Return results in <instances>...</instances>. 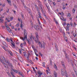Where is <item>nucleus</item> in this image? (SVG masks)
Here are the masks:
<instances>
[{"label":"nucleus","mask_w":77,"mask_h":77,"mask_svg":"<svg viewBox=\"0 0 77 77\" xmlns=\"http://www.w3.org/2000/svg\"><path fill=\"white\" fill-rule=\"evenodd\" d=\"M46 72H47V73L48 74V70H46Z\"/></svg>","instance_id":"obj_58"},{"label":"nucleus","mask_w":77,"mask_h":77,"mask_svg":"<svg viewBox=\"0 0 77 77\" xmlns=\"http://www.w3.org/2000/svg\"><path fill=\"white\" fill-rule=\"evenodd\" d=\"M11 44L13 46H12V47L13 48H15V43L14 42L11 43Z\"/></svg>","instance_id":"obj_8"},{"label":"nucleus","mask_w":77,"mask_h":77,"mask_svg":"<svg viewBox=\"0 0 77 77\" xmlns=\"http://www.w3.org/2000/svg\"><path fill=\"white\" fill-rule=\"evenodd\" d=\"M27 54H28V56H27V59H28V58H29V55Z\"/></svg>","instance_id":"obj_54"},{"label":"nucleus","mask_w":77,"mask_h":77,"mask_svg":"<svg viewBox=\"0 0 77 77\" xmlns=\"http://www.w3.org/2000/svg\"><path fill=\"white\" fill-rule=\"evenodd\" d=\"M54 76L55 77H57V73H56V72H54Z\"/></svg>","instance_id":"obj_15"},{"label":"nucleus","mask_w":77,"mask_h":77,"mask_svg":"<svg viewBox=\"0 0 77 77\" xmlns=\"http://www.w3.org/2000/svg\"><path fill=\"white\" fill-rule=\"evenodd\" d=\"M0 23H3V21H4L3 20H2L0 18Z\"/></svg>","instance_id":"obj_24"},{"label":"nucleus","mask_w":77,"mask_h":77,"mask_svg":"<svg viewBox=\"0 0 77 77\" xmlns=\"http://www.w3.org/2000/svg\"><path fill=\"white\" fill-rule=\"evenodd\" d=\"M9 9H8V10H7L6 11V12H7V13H8V12H9Z\"/></svg>","instance_id":"obj_53"},{"label":"nucleus","mask_w":77,"mask_h":77,"mask_svg":"<svg viewBox=\"0 0 77 77\" xmlns=\"http://www.w3.org/2000/svg\"><path fill=\"white\" fill-rule=\"evenodd\" d=\"M60 19H61V20H63V17H61L60 18Z\"/></svg>","instance_id":"obj_55"},{"label":"nucleus","mask_w":77,"mask_h":77,"mask_svg":"<svg viewBox=\"0 0 77 77\" xmlns=\"http://www.w3.org/2000/svg\"><path fill=\"white\" fill-rule=\"evenodd\" d=\"M61 73L63 75H64L65 74H64V72H63L61 70Z\"/></svg>","instance_id":"obj_29"},{"label":"nucleus","mask_w":77,"mask_h":77,"mask_svg":"<svg viewBox=\"0 0 77 77\" xmlns=\"http://www.w3.org/2000/svg\"><path fill=\"white\" fill-rule=\"evenodd\" d=\"M65 8H66V7H65V5L63 6V9H65Z\"/></svg>","instance_id":"obj_35"},{"label":"nucleus","mask_w":77,"mask_h":77,"mask_svg":"<svg viewBox=\"0 0 77 77\" xmlns=\"http://www.w3.org/2000/svg\"><path fill=\"white\" fill-rule=\"evenodd\" d=\"M64 39H65V40H66V42H67V37H65L64 38Z\"/></svg>","instance_id":"obj_31"},{"label":"nucleus","mask_w":77,"mask_h":77,"mask_svg":"<svg viewBox=\"0 0 77 77\" xmlns=\"http://www.w3.org/2000/svg\"><path fill=\"white\" fill-rule=\"evenodd\" d=\"M72 11L73 13H74L75 12V8H74L72 10Z\"/></svg>","instance_id":"obj_19"},{"label":"nucleus","mask_w":77,"mask_h":77,"mask_svg":"<svg viewBox=\"0 0 77 77\" xmlns=\"http://www.w3.org/2000/svg\"><path fill=\"white\" fill-rule=\"evenodd\" d=\"M48 3H51V0H48Z\"/></svg>","instance_id":"obj_45"},{"label":"nucleus","mask_w":77,"mask_h":77,"mask_svg":"<svg viewBox=\"0 0 77 77\" xmlns=\"http://www.w3.org/2000/svg\"><path fill=\"white\" fill-rule=\"evenodd\" d=\"M27 42L29 44H30V41H29V40H27Z\"/></svg>","instance_id":"obj_34"},{"label":"nucleus","mask_w":77,"mask_h":77,"mask_svg":"<svg viewBox=\"0 0 77 77\" xmlns=\"http://www.w3.org/2000/svg\"><path fill=\"white\" fill-rule=\"evenodd\" d=\"M12 71H14V72H16V73H18V70H16L15 69H12Z\"/></svg>","instance_id":"obj_10"},{"label":"nucleus","mask_w":77,"mask_h":77,"mask_svg":"<svg viewBox=\"0 0 77 77\" xmlns=\"http://www.w3.org/2000/svg\"><path fill=\"white\" fill-rule=\"evenodd\" d=\"M39 54H40L42 57V54H41V52L39 53Z\"/></svg>","instance_id":"obj_39"},{"label":"nucleus","mask_w":77,"mask_h":77,"mask_svg":"<svg viewBox=\"0 0 77 77\" xmlns=\"http://www.w3.org/2000/svg\"><path fill=\"white\" fill-rule=\"evenodd\" d=\"M26 29H24V38L23 37H20V39L23 40V41H24V39H27V33L26 32Z\"/></svg>","instance_id":"obj_1"},{"label":"nucleus","mask_w":77,"mask_h":77,"mask_svg":"<svg viewBox=\"0 0 77 77\" xmlns=\"http://www.w3.org/2000/svg\"><path fill=\"white\" fill-rule=\"evenodd\" d=\"M54 6H56V3L55 2H52Z\"/></svg>","instance_id":"obj_27"},{"label":"nucleus","mask_w":77,"mask_h":77,"mask_svg":"<svg viewBox=\"0 0 77 77\" xmlns=\"http://www.w3.org/2000/svg\"><path fill=\"white\" fill-rule=\"evenodd\" d=\"M11 75H12L13 76V75H14V74H13V73H12V72H11Z\"/></svg>","instance_id":"obj_56"},{"label":"nucleus","mask_w":77,"mask_h":77,"mask_svg":"<svg viewBox=\"0 0 77 77\" xmlns=\"http://www.w3.org/2000/svg\"><path fill=\"white\" fill-rule=\"evenodd\" d=\"M32 68H33V71L35 72H36V70H35V68L32 67Z\"/></svg>","instance_id":"obj_37"},{"label":"nucleus","mask_w":77,"mask_h":77,"mask_svg":"<svg viewBox=\"0 0 77 77\" xmlns=\"http://www.w3.org/2000/svg\"><path fill=\"white\" fill-rule=\"evenodd\" d=\"M37 11H38V13H40V12H39V8H37Z\"/></svg>","instance_id":"obj_26"},{"label":"nucleus","mask_w":77,"mask_h":77,"mask_svg":"<svg viewBox=\"0 0 77 77\" xmlns=\"http://www.w3.org/2000/svg\"><path fill=\"white\" fill-rule=\"evenodd\" d=\"M39 75H38V77H41V75L42 74V73H41L40 74H39Z\"/></svg>","instance_id":"obj_22"},{"label":"nucleus","mask_w":77,"mask_h":77,"mask_svg":"<svg viewBox=\"0 0 77 77\" xmlns=\"http://www.w3.org/2000/svg\"><path fill=\"white\" fill-rule=\"evenodd\" d=\"M18 73H19V74H20V75H21L23 77H24V76L23 75V73L21 72H19Z\"/></svg>","instance_id":"obj_17"},{"label":"nucleus","mask_w":77,"mask_h":77,"mask_svg":"<svg viewBox=\"0 0 77 77\" xmlns=\"http://www.w3.org/2000/svg\"><path fill=\"white\" fill-rule=\"evenodd\" d=\"M7 1L9 4H11V1L10 0H7Z\"/></svg>","instance_id":"obj_25"},{"label":"nucleus","mask_w":77,"mask_h":77,"mask_svg":"<svg viewBox=\"0 0 77 77\" xmlns=\"http://www.w3.org/2000/svg\"><path fill=\"white\" fill-rule=\"evenodd\" d=\"M38 24L40 27H41V29H42V25H41V23H38Z\"/></svg>","instance_id":"obj_21"},{"label":"nucleus","mask_w":77,"mask_h":77,"mask_svg":"<svg viewBox=\"0 0 77 77\" xmlns=\"http://www.w3.org/2000/svg\"><path fill=\"white\" fill-rule=\"evenodd\" d=\"M74 24L75 26H76L77 25L76 23H75V22H74Z\"/></svg>","instance_id":"obj_59"},{"label":"nucleus","mask_w":77,"mask_h":77,"mask_svg":"<svg viewBox=\"0 0 77 77\" xmlns=\"http://www.w3.org/2000/svg\"><path fill=\"white\" fill-rule=\"evenodd\" d=\"M55 48H56V51H57V50H58V48H57V45H56V44H55Z\"/></svg>","instance_id":"obj_20"},{"label":"nucleus","mask_w":77,"mask_h":77,"mask_svg":"<svg viewBox=\"0 0 77 77\" xmlns=\"http://www.w3.org/2000/svg\"><path fill=\"white\" fill-rule=\"evenodd\" d=\"M35 73L36 75H35V77H37V76H38V74L36 73V72Z\"/></svg>","instance_id":"obj_57"},{"label":"nucleus","mask_w":77,"mask_h":77,"mask_svg":"<svg viewBox=\"0 0 77 77\" xmlns=\"http://www.w3.org/2000/svg\"><path fill=\"white\" fill-rule=\"evenodd\" d=\"M2 44H3V45H4V46H5V47H7V46H6V45H7V44H6V42H3L2 43Z\"/></svg>","instance_id":"obj_12"},{"label":"nucleus","mask_w":77,"mask_h":77,"mask_svg":"<svg viewBox=\"0 0 77 77\" xmlns=\"http://www.w3.org/2000/svg\"><path fill=\"white\" fill-rule=\"evenodd\" d=\"M44 43V44L42 45L41 44V43L40 42H39V45L40 47H41V48H42V47H43V48H45V45H44V43Z\"/></svg>","instance_id":"obj_3"},{"label":"nucleus","mask_w":77,"mask_h":77,"mask_svg":"<svg viewBox=\"0 0 77 77\" xmlns=\"http://www.w3.org/2000/svg\"><path fill=\"white\" fill-rule=\"evenodd\" d=\"M72 76L73 77H75V75H74V74H72Z\"/></svg>","instance_id":"obj_63"},{"label":"nucleus","mask_w":77,"mask_h":77,"mask_svg":"<svg viewBox=\"0 0 77 77\" xmlns=\"http://www.w3.org/2000/svg\"><path fill=\"white\" fill-rule=\"evenodd\" d=\"M39 14H38V15H39V18H41V16H40V15H41V13H38Z\"/></svg>","instance_id":"obj_33"},{"label":"nucleus","mask_w":77,"mask_h":77,"mask_svg":"<svg viewBox=\"0 0 77 77\" xmlns=\"http://www.w3.org/2000/svg\"><path fill=\"white\" fill-rule=\"evenodd\" d=\"M7 29L8 30V31L10 33H12V34L13 35H14V34H13V33H12V32H12V30H11V29H10V28H9V27H8L7 28ZM10 29V30H9Z\"/></svg>","instance_id":"obj_4"},{"label":"nucleus","mask_w":77,"mask_h":77,"mask_svg":"<svg viewBox=\"0 0 77 77\" xmlns=\"http://www.w3.org/2000/svg\"><path fill=\"white\" fill-rule=\"evenodd\" d=\"M30 63H31V64H33V62L32 60H30Z\"/></svg>","instance_id":"obj_41"},{"label":"nucleus","mask_w":77,"mask_h":77,"mask_svg":"<svg viewBox=\"0 0 77 77\" xmlns=\"http://www.w3.org/2000/svg\"><path fill=\"white\" fill-rule=\"evenodd\" d=\"M2 59L3 60V61L4 62H5V63H8V60H5V58L4 57H3V58H2Z\"/></svg>","instance_id":"obj_5"},{"label":"nucleus","mask_w":77,"mask_h":77,"mask_svg":"<svg viewBox=\"0 0 77 77\" xmlns=\"http://www.w3.org/2000/svg\"><path fill=\"white\" fill-rule=\"evenodd\" d=\"M19 53L20 54H21V50L19 49Z\"/></svg>","instance_id":"obj_49"},{"label":"nucleus","mask_w":77,"mask_h":77,"mask_svg":"<svg viewBox=\"0 0 77 77\" xmlns=\"http://www.w3.org/2000/svg\"><path fill=\"white\" fill-rule=\"evenodd\" d=\"M38 27V26H34V27L36 30H37V28Z\"/></svg>","instance_id":"obj_32"},{"label":"nucleus","mask_w":77,"mask_h":77,"mask_svg":"<svg viewBox=\"0 0 77 77\" xmlns=\"http://www.w3.org/2000/svg\"><path fill=\"white\" fill-rule=\"evenodd\" d=\"M65 75L66 77H68V74H67V72H66V71H65Z\"/></svg>","instance_id":"obj_16"},{"label":"nucleus","mask_w":77,"mask_h":77,"mask_svg":"<svg viewBox=\"0 0 77 77\" xmlns=\"http://www.w3.org/2000/svg\"><path fill=\"white\" fill-rule=\"evenodd\" d=\"M0 61L1 62H2V64H3V65H5V63L4 62V61H3L2 59H1V57H0Z\"/></svg>","instance_id":"obj_7"},{"label":"nucleus","mask_w":77,"mask_h":77,"mask_svg":"<svg viewBox=\"0 0 77 77\" xmlns=\"http://www.w3.org/2000/svg\"><path fill=\"white\" fill-rule=\"evenodd\" d=\"M8 63L9 66H12V64H11V63H9V62Z\"/></svg>","instance_id":"obj_44"},{"label":"nucleus","mask_w":77,"mask_h":77,"mask_svg":"<svg viewBox=\"0 0 77 77\" xmlns=\"http://www.w3.org/2000/svg\"><path fill=\"white\" fill-rule=\"evenodd\" d=\"M77 7V6L76 5H75V6H74V8H76Z\"/></svg>","instance_id":"obj_62"},{"label":"nucleus","mask_w":77,"mask_h":77,"mask_svg":"<svg viewBox=\"0 0 77 77\" xmlns=\"http://www.w3.org/2000/svg\"><path fill=\"white\" fill-rule=\"evenodd\" d=\"M23 45H26V42H24L23 43Z\"/></svg>","instance_id":"obj_40"},{"label":"nucleus","mask_w":77,"mask_h":77,"mask_svg":"<svg viewBox=\"0 0 77 77\" xmlns=\"http://www.w3.org/2000/svg\"><path fill=\"white\" fill-rule=\"evenodd\" d=\"M71 65H72V66L73 67V66H74V64H73V63H72V62L71 63Z\"/></svg>","instance_id":"obj_60"},{"label":"nucleus","mask_w":77,"mask_h":77,"mask_svg":"<svg viewBox=\"0 0 77 77\" xmlns=\"http://www.w3.org/2000/svg\"><path fill=\"white\" fill-rule=\"evenodd\" d=\"M21 2L23 3V5H24V2H23V0H21Z\"/></svg>","instance_id":"obj_47"},{"label":"nucleus","mask_w":77,"mask_h":77,"mask_svg":"<svg viewBox=\"0 0 77 77\" xmlns=\"http://www.w3.org/2000/svg\"><path fill=\"white\" fill-rule=\"evenodd\" d=\"M65 57H66V59H68V60H69V57H68V55H67V54H66V53L65 54Z\"/></svg>","instance_id":"obj_11"},{"label":"nucleus","mask_w":77,"mask_h":77,"mask_svg":"<svg viewBox=\"0 0 77 77\" xmlns=\"http://www.w3.org/2000/svg\"><path fill=\"white\" fill-rule=\"evenodd\" d=\"M22 17L23 19H24V15L23 14H22Z\"/></svg>","instance_id":"obj_51"},{"label":"nucleus","mask_w":77,"mask_h":77,"mask_svg":"<svg viewBox=\"0 0 77 77\" xmlns=\"http://www.w3.org/2000/svg\"><path fill=\"white\" fill-rule=\"evenodd\" d=\"M35 8H36V9H37V8H38V6L36 5H35Z\"/></svg>","instance_id":"obj_61"},{"label":"nucleus","mask_w":77,"mask_h":77,"mask_svg":"<svg viewBox=\"0 0 77 77\" xmlns=\"http://www.w3.org/2000/svg\"><path fill=\"white\" fill-rule=\"evenodd\" d=\"M23 43H21L20 45V46L21 48H23Z\"/></svg>","instance_id":"obj_30"},{"label":"nucleus","mask_w":77,"mask_h":77,"mask_svg":"<svg viewBox=\"0 0 77 77\" xmlns=\"http://www.w3.org/2000/svg\"><path fill=\"white\" fill-rule=\"evenodd\" d=\"M76 35L77 34H73V36H74V37H75Z\"/></svg>","instance_id":"obj_48"},{"label":"nucleus","mask_w":77,"mask_h":77,"mask_svg":"<svg viewBox=\"0 0 77 77\" xmlns=\"http://www.w3.org/2000/svg\"><path fill=\"white\" fill-rule=\"evenodd\" d=\"M54 67L55 68L57 69V66L55 63H54Z\"/></svg>","instance_id":"obj_28"},{"label":"nucleus","mask_w":77,"mask_h":77,"mask_svg":"<svg viewBox=\"0 0 77 77\" xmlns=\"http://www.w3.org/2000/svg\"><path fill=\"white\" fill-rule=\"evenodd\" d=\"M61 62H62V65H63L64 68H65V65L64 64V62H63L62 61Z\"/></svg>","instance_id":"obj_14"},{"label":"nucleus","mask_w":77,"mask_h":77,"mask_svg":"<svg viewBox=\"0 0 77 77\" xmlns=\"http://www.w3.org/2000/svg\"><path fill=\"white\" fill-rule=\"evenodd\" d=\"M8 73V75H9L10 76V77H11V74H10V73H9V72H8V73Z\"/></svg>","instance_id":"obj_52"},{"label":"nucleus","mask_w":77,"mask_h":77,"mask_svg":"<svg viewBox=\"0 0 77 77\" xmlns=\"http://www.w3.org/2000/svg\"><path fill=\"white\" fill-rule=\"evenodd\" d=\"M38 2H39L40 3L39 5H38V7L39 8V9L42 11V12L43 13V11H42V4L41 3V2H40V1H38Z\"/></svg>","instance_id":"obj_2"},{"label":"nucleus","mask_w":77,"mask_h":77,"mask_svg":"<svg viewBox=\"0 0 77 77\" xmlns=\"http://www.w3.org/2000/svg\"><path fill=\"white\" fill-rule=\"evenodd\" d=\"M21 25L20 26V27H21V28H22V27H23V26H22V24H23L22 23H23V22L22 21V20H21Z\"/></svg>","instance_id":"obj_18"},{"label":"nucleus","mask_w":77,"mask_h":77,"mask_svg":"<svg viewBox=\"0 0 77 77\" xmlns=\"http://www.w3.org/2000/svg\"><path fill=\"white\" fill-rule=\"evenodd\" d=\"M7 51L9 53H10V55L11 56H12V52L11 51H8V50H7Z\"/></svg>","instance_id":"obj_13"},{"label":"nucleus","mask_w":77,"mask_h":77,"mask_svg":"<svg viewBox=\"0 0 77 77\" xmlns=\"http://www.w3.org/2000/svg\"><path fill=\"white\" fill-rule=\"evenodd\" d=\"M36 35V38H37V41H38L39 40V38H38V34L37 33L35 34Z\"/></svg>","instance_id":"obj_9"},{"label":"nucleus","mask_w":77,"mask_h":77,"mask_svg":"<svg viewBox=\"0 0 77 77\" xmlns=\"http://www.w3.org/2000/svg\"><path fill=\"white\" fill-rule=\"evenodd\" d=\"M43 65L42 66H43V67H45V62H43Z\"/></svg>","instance_id":"obj_43"},{"label":"nucleus","mask_w":77,"mask_h":77,"mask_svg":"<svg viewBox=\"0 0 77 77\" xmlns=\"http://www.w3.org/2000/svg\"><path fill=\"white\" fill-rule=\"evenodd\" d=\"M50 64L51 65H52V60L51 59H50Z\"/></svg>","instance_id":"obj_23"},{"label":"nucleus","mask_w":77,"mask_h":77,"mask_svg":"<svg viewBox=\"0 0 77 77\" xmlns=\"http://www.w3.org/2000/svg\"><path fill=\"white\" fill-rule=\"evenodd\" d=\"M23 55L24 56H26V54L25 52H23Z\"/></svg>","instance_id":"obj_46"},{"label":"nucleus","mask_w":77,"mask_h":77,"mask_svg":"<svg viewBox=\"0 0 77 77\" xmlns=\"http://www.w3.org/2000/svg\"><path fill=\"white\" fill-rule=\"evenodd\" d=\"M10 39H8V38H7V41L8 42H9V41H10Z\"/></svg>","instance_id":"obj_38"},{"label":"nucleus","mask_w":77,"mask_h":77,"mask_svg":"<svg viewBox=\"0 0 77 77\" xmlns=\"http://www.w3.org/2000/svg\"><path fill=\"white\" fill-rule=\"evenodd\" d=\"M5 27H8V25H6L5 26Z\"/></svg>","instance_id":"obj_64"},{"label":"nucleus","mask_w":77,"mask_h":77,"mask_svg":"<svg viewBox=\"0 0 77 77\" xmlns=\"http://www.w3.org/2000/svg\"><path fill=\"white\" fill-rule=\"evenodd\" d=\"M37 72L38 74H41V72L40 71H38Z\"/></svg>","instance_id":"obj_36"},{"label":"nucleus","mask_w":77,"mask_h":77,"mask_svg":"<svg viewBox=\"0 0 77 77\" xmlns=\"http://www.w3.org/2000/svg\"><path fill=\"white\" fill-rule=\"evenodd\" d=\"M43 21H44V23L45 24V23L46 22V21H45V20H43Z\"/></svg>","instance_id":"obj_50"},{"label":"nucleus","mask_w":77,"mask_h":77,"mask_svg":"<svg viewBox=\"0 0 77 77\" xmlns=\"http://www.w3.org/2000/svg\"><path fill=\"white\" fill-rule=\"evenodd\" d=\"M37 50H36V49L34 51H35V55H36V54H36V51H37Z\"/></svg>","instance_id":"obj_42"},{"label":"nucleus","mask_w":77,"mask_h":77,"mask_svg":"<svg viewBox=\"0 0 77 77\" xmlns=\"http://www.w3.org/2000/svg\"><path fill=\"white\" fill-rule=\"evenodd\" d=\"M69 26L64 27V28L66 29V31H67V32H68V31H69Z\"/></svg>","instance_id":"obj_6"}]
</instances>
